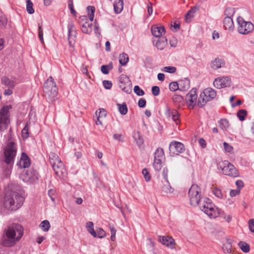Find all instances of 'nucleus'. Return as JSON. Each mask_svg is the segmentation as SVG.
Instances as JSON below:
<instances>
[{
	"label": "nucleus",
	"instance_id": "ddd939ff",
	"mask_svg": "<svg viewBox=\"0 0 254 254\" xmlns=\"http://www.w3.org/2000/svg\"><path fill=\"white\" fill-rule=\"evenodd\" d=\"M20 178L24 182L32 183L38 179V174L34 169H30L22 174Z\"/></svg>",
	"mask_w": 254,
	"mask_h": 254
},
{
	"label": "nucleus",
	"instance_id": "f3484780",
	"mask_svg": "<svg viewBox=\"0 0 254 254\" xmlns=\"http://www.w3.org/2000/svg\"><path fill=\"white\" fill-rule=\"evenodd\" d=\"M165 115L168 118H171L176 125H179L180 123V120L179 119L180 114L177 110H171L169 108H167L165 112Z\"/></svg>",
	"mask_w": 254,
	"mask_h": 254
},
{
	"label": "nucleus",
	"instance_id": "69168bd1",
	"mask_svg": "<svg viewBox=\"0 0 254 254\" xmlns=\"http://www.w3.org/2000/svg\"><path fill=\"white\" fill-rule=\"evenodd\" d=\"M236 185L237 187V189H240V190L244 187V183L241 180H237L236 182Z\"/></svg>",
	"mask_w": 254,
	"mask_h": 254
},
{
	"label": "nucleus",
	"instance_id": "6ab92c4d",
	"mask_svg": "<svg viewBox=\"0 0 254 254\" xmlns=\"http://www.w3.org/2000/svg\"><path fill=\"white\" fill-rule=\"evenodd\" d=\"M96 116L97 117V121H96V124L97 125H102V121L106 118L107 113L104 109L100 108L95 112Z\"/></svg>",
	"mask_w": 254,
	"mask_h": 254
},
{
	"label": "nucleus",
	"instance_id": "052dcab7",
	"mask_svg": "<svg viewBox=\"0 0 254 254\" xmlns=\"http://www.w3.org/2000/svg\"><path fill=\"white\" fill-rule=\"evenodd\" d=\"M39 38L40 40L42 43H44V39H43V31L41 26H39V34H38Z\"/></svg>",
	"mask_w": 254,
	"mask_h": 254
},
{
	"label": "nucleus",
	"instance_id": "13d9d810",
	"mask_svg": "<svg viewBox=\"0 0 254 254\" xmlns=\"http://www.w3.org/2000/svg\"><path fill=\"white\" fill-rule=\"evenodd\" d=\"M235 12L234 9L233 8L229 7L227 8L225 11V15L226 16H232Z\"/></svg>",
	"mask_w": 254,
	"mask_h": 254
},
{
	"label": "nucleus",
	"instance_id": "c9c22d12",
	"mask_svg": "<svg viewBox=\"0 0 254 254\" xmlns=\"http://www.w3.org/2000/svg\"><path fill=\"white\" fill-rule=\"evenodd\" d=\"M86 227L89 233L91 234V235H92L94 238L97 237V233L94 230L93 223L92 222H88L86 223Z\"/></svg>",
	"mask_w": 254,
	"mask_h": 254
},
{
	"label": "nucleus",
	"instance_id": "5701e85b",
	"mask_svg": "<svg viewBox=\"0 0 254 254\" xmlns=\"http://www.w3.org/2000/svg\"><path fill=\"white\" fill-rule=\"evenodd\" d=\"M151 32L153 35L156 37H159L165 33V28L163 26H153L151 28Z\"/></svg>",
	"mask_w": 254,
	"mask_h": 254
},
{
	"label": "nucleus",
	"instance_id": "6e6d98bb",
	"mask_svg": "<svg viewBox=\"0 0 254 254\" xmlns=\"http://www.w3.org/2000/svg\"><path fill=\"white\" fill-rule=\"evenodd\" d=\"M160 88L157 86H154L152 87V93L155 96H157L159 94Z\"/></svg>",
	"mask_w": 254,
	"mask_h": 254
},
{
	"label": "nucleus",
	"instance_id": "49530a36",
	"mask_svg": "<svg viewBox=\"0 0 254 254\" xmlns=\"http://www.w3.org/2000/svg\"><path fill=\"white\" fill-rule=\"evenodd\" d=\"M169 89L172 91H175L179 88V84L177 82H172L169 84Z\"/></svg>",
	"mask_w": 254,
	"mask_h": 254
},
{
	"label": "nucleus",
	"instance_id": "c85d7f7f",
	"mask_svg": "<svg viewBox=\"0 0 254 254\" xmlns=\"http://www.w3.org/2000/svg\"><path fill=\"white\" fill-rule=\"evenodd\" d=\"M133 137L139 146H141L143 144V139L139 131H134L133 133Z\"/></svg>",
	"mask_w": 254,
	"mask_h": 254
},
{
	"label": "nucleus",
	"instance_id": "393cba45",
	"mask_svg": "<svg viewBox=\"0 0 254 254\" xmlns=\"http://www.w3.org/2000/svg\"><path fill=\"white\" fill-rule=\"evenodd\" d=\"M162 191L165 193H172L174 192V189L171 186L168 180L165 181L164 183H162L161 186Z\"/></svg>",
	"mask_w": 254,
	"mask_h": 254
},
{
	"label": "nucleus",
	"instance_id": "9b49d317",
	"mask_svg": "<svg viewBox=\"0 0 254 254\" xmlns=\"http://www.w3.org/2000/svg\"><path fill=\"white\" fill-rule=\"evenodd\" d=\"M238 24V32L242 34H247L251 32L254 29V25L251 22H247L244 20L242 17L237 18Z\"/></svg>",
	"mask_w": 254,
	"mask_h": 254
},
{
	"label": "nucleus",
	"instance_id": "864d4df0",
	"mask_svg": "<svg viewBox=\"0 0 254 254\" xmlns=\"http://www.w3.org/2000/svg\"><path fill=\"white\" fill-rule=\"evenodd\" d=\"M223 145H224V147L225 150L227 152L231 153L233 151V147L231 145L228 144V143L224 142L223 143Z\"/></svg>",
	"mask_w": 254,
	"mask_h": 254
},
{
	"label": "nucleus",
	"instance_id": "72a5a7b5",
	"mask_svg": "<svg viewBox=\"0 0 254 254\" xmlns=\"http://www.w3.org/2000/svg\"><path fill=\"white\" fill-rule=\"evenodd\" d=\"M118 107V110L120 113L122 115H125L127 113V107L125 102H124L122 104H117Z\"/></svg>",
	"mask_w": 254,
	"mask_h": 254
},
{
	"label": "nucleus",
	"instance_id": "2eb2a0df",
	"mask_svg": "<svg viewBox=\"0 0 254 254\" xmlns=\"http://www.w3.org/2000/svg\"><path fill=\"white\" fill-rule=\"evenodd\" d=\"M120 87L127 93L131 92V83L128 76L124 74H122L120 76Z\"/></svg>",
	"mask_w": 254,
	"mask_h": 254
},
{
	"label": "nucleus",
	"instance_id": "aec40b11",
	"mask_svg": "<svg viewBox=\"0 0 254 254\" xmlns=\"http://www.w3.org/2000/svg\"><path fill=\"white\" fill-rule=\"evenodd\" d=\"M21 168H28L30 165V161L28 156L25 153L23 152L21 154V159L18 163Z\"/></svg>",
	"mask_w": 254,
	"mask_h": 254
},
{
	"label": "nucleus",
	"instance_id": "a211bd4d",
	"mask_svg": "<svg viewBox=\"0 0 254 254\" xmlns=\"http://www.w3.org/2000/svg\"><path fill=\"white\" fill-rule=\"evenodd\" d=\"M159 241L171 249L175 248V241L172 237L159 236Z\"/></svg>",
	"mask_w": 254,
	"mask_h": 254
},
{
	"label": "nucleus",
	"instance_id": "8fccbe9b",
	"mask_svg": "<svg viewBox=\"0 0 254 254\" xmlns=\"http://www.w3.org/2000/svg\"><path fill=\"white\" fill-rule=\"evenodd\" d=\"M173 102L176 104H179L183 101V98L182 96L179 95H175L172 98Z\"/></svg>",
	"mask_w": 254,
	"mask_h": 254
},
{
	"label": "nucleus",
	"instance_id": "ea45409f",
	"mask_svg": "<svg viewBox=\"0 0 254 254\" xmlns=\"http://www.w3.org/2000/svg\"><path fill=\"white\" fill-rule=\"evenodd\" d=\"M113 68L112 64L108 65H103L101 67V71L103 74H107L109 73V71Z\"/></svg>",
	"mask_w": 254,
	"mask_h": 254
},
{
	"label": "nucleus",
	"instance_id": "473e14b6",
	"mask_svg": "<svg viewBox=\"0 0 254 254\" xmlns=\"http://www.w3.org/2000/svg\"><path fill=\"white\" fill-rule=\"evenodd\" d=\"M223 65V63L221 59H216L212 62L211 67L214 69H217L221 67Z\"/></svg>",
	"mask_w": 254,
	"mask_h": 254
},
{
	"label": "nucleus",
	"instance_id": "5fc2aeb1",
	"mask_svg": "<svg viewBox=\"0 0 254 254\" xmlns=\"http://www.w3.org/2000/svg\"><path fill=\"white\" fill-rule=\"evenodd\" d=\"M97 237L100 238H103L106 236V233L102 229L99 228L97 230Z\"/></svg>",
	"mask_w": 254,
	"mask_h": 254
},
{
	"label": "nucleus",
	"instance_id": "09e8293b",
	"mask_svg": "<svg viewBox=\"0 0 254 254\" xmlns=\"http://www.w3.org/2000/svg\"><path fill=\"white\" fill-rule=\"evenodd\" d=\"M162 71L170 73H173L175 72L176 71V68L172 66H165L163 67Z\"/></svg>",
	"mask_w": 254,
	"mask_h": 254
},
{
	"label": "nucleus",
	"instance_id": "7ed1b4c3",
	"mask_svg": "<svg viewBox=\"0 0 254 254\" xmlns=\"http://www.w3.org/2000/svg\"><path fill=\"white\" fill-rule=\"evenodd\" d=\"M23 235V228L19 224H13L5 229L1 240V245L11 247L19 241Z\"/></svg>",
	"mask_w": 254,
	"mask_h": 254
},
{
	"label": "nucleus",
	"instance_id": "4d7b16f0",
	"mask_svg": "<svg viewBox=\"0 0 254 254\" xmlns=\"http://www.w3.org/2000/svg\"><path fill=\"white\" fill-rule=\"evenodd\" d=\"M103 84L104 88L107 89H110L112 86V82L109 80H104L103 81Z\"/></svg>",
	"mask_w": 254,
	"mask_h": 254
},
{
	"label": "nucleus",
	"instance_id": "e2e57ef3",
	"mask_svg": "<svg viewBox=\"0 0 254 254\" xmlns=\"http://www.w3.org/2000/svg\"><path fill=\"white\" fill-rule=\"evenodd\" d=\"M56 190L54 189H50L48 191V195L50 197L51 200L54 202L55 201V198L53 197V196L55 194Z\"/></svg>",
	"mask_w": 254,
	"mask_h": 254
},
{
	"label": "nucleus",
	"instance_id": "cd10ccee",
	"mask_svg": "<svg viewBox=\"0 0 254 254\" xmlns=\"http://www.w3.org/2000/svg\"><path fill=\"white\" fill-rule=\"evenodd\" d=\"M123 0H116L114 3V9L115 13H120L123 9Z\"/></svg>",
	"mask_w": 254,
	"mask_h": 254
},
{
	"label": "nucleus",
	"instance_id": "b1692460",
	"mask_svg": "<svg viewBox=\"0 0 254 254\" xmlns=\"http://www.w3.org/2000/svg\"><path fill=\"white\" fill-rule=\"evenodd\" d=\"M174 148L177 153H182L185 150L184 145L183 143L179 142H171L170 145V149Z\"/></svg>",
	"mask_w": 254,
	"mask_h": 254
},
{
	"label": "nucleus",
	"instance_id": "f03ea898",
	"mask_svg": "<svg viewBox=\"0 0 254 254\" xmlns=\"http://www.w3.org/2000/svg\"><path fill=\"white\" fill-rule=\"evenodd\" d=\"M22 191L21 187L16 184L8 185L5 194L4 206L10 210H15L20 207L24 201Z\"/></svg>",
	"mask_w": 254,
	"mask_h": 254
},
{
	"label": "nucleus",
	"instance_id": "6e6552de",
	"mask_svg": "<svg viewBox=\"0 0 254 254\" xmlns=\"http://www.w3.org/2000/svg\"><path fill=\"white\" fill-rule=\"evenodd\" d=\"M216 96V92L212 88H206L199 95L198 99L197 106L202 108L209 101H211Z\"/></svg>",
	"mask_w": 254,
	"mask_h": 254
},
{
	"label": "nucleus",
	"instance_id": "20e7f679",
	"mask_svg": "<svg viewBox=\"0 0 254 254\" xmlns=\"http://www.w3.org/2000/svg\"><path fill=\"white\" fill-rule=\"evenodd\" d=\"M200 209L211 218L220 216L227 222L231 221V216L227 215L224 211L216 207L209 198H205L204 200L202 205L200 206Z\"/></svg>",
	"mask_w": 254,
	"mask_h": 254
},
{
	"label": "nucleus",
	"instance_id": "c03bdc74",
	"mask_svg": "<svg viewBox=\"0 0 254 254\" xmlns=\"http://www.w3.org/2000/svg\"><path fill=\"white\" fill-rule=\"evenodd\" d=\"M22 137L23 138H27L29 137V127L28 123H27L25 127L23 128L21 131Z\"/></svg>",
	"mask_w": 254,
	"mask_h": 254
},
{
	"label": "nucleus",
	"instance_id": "de8ad7c7",
	"mask_svg": "<svg viewBox=\"0 0 254 254\" xmlns=\"http://www.w3.org/2000/svg\"><path fill=\"white\" fill-rule=\"evenodd\" d=\"M142 174L146 182L150 181L151 179V175L149 174V172L148 171L147 169L146 168H144L142 171Z\"/></svg>",
	"mask_w": 254,
	"mask_h": 254
},
{
	"label": "nucleus",
	"instance_id": "9d476101",
	"mask_svg": "<svg viewBox=\"0 0 254 254\" xmlns=\"http://www.w3.org/2000/svg\"><path fill=\"white\" fill-rule=\"evenodd\" d=\"M11 105L4 106L0 110V131L6 130L10 123L9 111Z\"/></svg>",
	"mask_w": 254,
	"mask_h": 254
},
{
	"label": "nucleus",
	"instance_id": "a878e982",
	"mask_svg": "<svg viewBox=\"0 0 254 254\" xmlns=\"http://www.w3.org/2000/svg\"><path fill=\"white\" fill-rule=\"evenodd\" d=\"M223 23L226 29L232 30L234 29L233 21L230 16H227L224 18Z\"/></svg>",
	"mask_w": 254,
	"mask_h": 254
},
{
	"label": "nucleus",
	"instance_id": "412c9836",
	"mask_svg": "<svg viewBox=\"0 0 254 254\" xmlns=\"http://www.w3.org/2000/svg\"><path fill=\"white\" fill-rule=\"evenodd\" d=\"M68 28V37L69 44H71L72 40H74L76 35V30L74 24L72 23H69L67 25Z\"/></svg>",
	"mask_w": 254,
	"mask_h": 254
},
{
	"label": "nucleus",
	"instance_id": "f257e3e1",
	"mask_svg": "<svg viewBox=\"0 0 254 254\" xmlns=\"http://www.w3.org/2000/svg\"><path fill=\"white\" fill-rule=\"evenodd\" d=\"M22 191L21 187L16 184L8 185L5 194L4 206L10 210H15L20 207L24 201Z\"/></svg>",
	"mask_w": 254,
	"mask_h": 254
},
{
	"label": "nucleus",
	"instance_id": "4468645a",
	"mask_svg": "<svg viewBox=\"0 0 254 254\" xmlns=\"http://www.w3.org/2000/svg\"><path fill=\"white\" fill-rule=\"evenodd\" d=\"M231 78L228 76L216 78L213 81V85L217 89L230 87L231 85Z\"/></svg>",
	"mask_w": 254,
	"mask_h": 254
},
{
	"label": "nucleus",
	"instance_id": "bb28decb",
	"mask_svg": "<svg viewBox=\"0 0 254 254\" xmlns=\"http://www.w3.org/2000/svg\"><path fill=\"white\" fill-rule=\"evenodd\" d=\"M179 84L181 90L186 91L190 87V80L188 78L180 80Z\"/></svg>",
	"mask_w": 254,
	"mask_h": 254
},
{
	"label": "nucleus",
	"instance_id": "338daca9",
	"mask_svg": "<svg viewBox=\"0 0 254 254\" xmlns=\"http://www.w3.org/2000/svg\"><path fill=\"white\" fill-rule=\"evenodd\" d=\"M249 229L252 232H254V219L249 221Z\"/></svg>",
	"mask_w": 254,
	"mask_h": 254
},
{
	"label": "nucleus",
	"instance_id": "7c9ffc66",
	"mask_svg": "<svg viewBox=\"0 0 254 254\" xmlns=\"http://www.w3.org/2000/svg\"><path fill=\"white\" fill-rule=\"evenodd\" d=\"M2 83L8 88H13L15 83L13 80H10L6 77H4L2 79Z\"/></svg>",
	"mask_w": 254,
	"mask_h": 254
},
{
	"label": "nucleus",
	"instance_id": "f8f14e48",
	"mask_svg": "<svg viewBox=\"0 0 254 254\" xmlns=\"http://www.w3.org/2000/svg\"><path fill=\"white\" fill-rule=\"evenodd\" d=\"M222 171L225 175L231 177H238L239 175V172L234 166L228 161H224L222 163Z\"/></svg>",
	"mask_w": 254,
	"mask_h": 254
},
{
	"label": "nucleus",
	"instance_id": "1a4fd4ad",
	"mask_svg": "<svg viewBox=\"0 0 254 254\" xmlns=\"http://www.w3.org/2000/svg\"><path fill=\"white\" fill-rule=\"evenodd\" d=\"M44 91L51 101L55 100L58 94V88L54 79L50 76L45 82Z\"/></svg>",
	"mask_w": 254,
	"mask_h": 254
},
{
	"label": "nucleus",
	"instance_id": "423d86ee",
	"mask_svg": "<svg viewBox=\"0 0 254 254\" xmlns=\"http://www.w3.org/2000/svg\"><path fill=\"white\" fill-rule=\"evenodd\" d=\"M49 160L56 175L59 177H64L66 170L59 156L55 153H51L49 155Z\"/></svg>",
	"mask_w": 254,
	"mask_h": 254
},
{
	"label": "nucleus",
	"instance_id": "c756f323",
	"mask_svg": "<svg viewBox=\"0 0 254 254\" xmlns=\"http://www.w3.org/2000/svg\"><path fill=\"white\" fill-rule=\"evenodd\" d=\"M197 9L198 8L196 6H194L193 7H191V9L188 11L185 15L186 21L187 22L189 23L190 21L191 18L193 17L194 13Z\"/></svg>",
	"mask_w": 254,
	"mask_h": 254
},
{
	"label": "nucleus",
	"instance_id": "3c124183",
	"mask_svg": "<svg viewBox=\"0 0 254 254\" xmlns=\"http://www.w3.org/2000/svg\"><path fill=\"white\" fill-rule=\"evenodd\" d=\"M134 92L138 96H143L144 92L138 86L136 85L134 87Z\"/></svg>",
	"mask_w": 254,
	"mask_h": 254
},
{
	"label": "nucleus",
	"instance_id": "39448f33",
	"mask_svg": "<svg viewBox=\"0 0 254 254\" xmlns=\"http://www.w3.org/2000/svg\"><path fill=\"white\" fill-rule=\"evenodd\" d=\"M188 195L190 204L193 206L199 205L200 207L203 203L204 200L206 198H204L201 201L200 189L198 185L195 184H193L191 186L189 190Z\"/></svg>",
	"mask_w": 254,
	"mask_h": 254
},
{
	"label": "nucleus",
	"instance_id": "774afa93",
	"mask_svg": "<svg viewBox=\"0 0 254 254\" xmlns=\"http://www.w3.org/2000/svg\"><path fill=\"white\" fill-rule=\"evenodd\" d=\"M113 138L116 140H118L122 142L123 141V137L121 134H115L113 136Z\"/></svg>",
	"mask_w": 254,
	"mask_h": 254
},
{
	"label": "nucleus",
	"instance_id": "e433bc0d",
	"mask_svg": "<svg viewBox=\"0 0 254 254\" xmlns=\"http://www.w3.org/2000/svg\"><path fill=\"white\" fill-rule=\"evenodd\" d=\"M238 246L244 253H247L249 252L250 250V246L245 242H240L239 243Z\"/></svg>",
	"mask_w": 254,
	"mask_h": 254
},
{
	"label": "nucleus",
	"instance_id": "4c0bfd02",
	"mask_svg": "<svg viewBox=\"0 0 254 254\" xmlns=\"http://www.w3.org/2000/svg\"><path fill=\"white\" fill-rule=\"evenodd\" d=\"M219 126L222 130H227L229 126L228 121L226 119H221L219 122Z\"/></svg>",
	"mask_w": 254,
	"mask_h": 254
},
{
	"label": "nucleus",
	"instance_id": "680f3d73",
	"mask_svg": "<svg viewBox=\"0 0 254 254\" xmlns=\"http://www.w3.org/2000/svg\"><path fill=\"white\" fill-rule=\"evenodd\" d=\"M146 101L143 98H141L138 102V105L140 108H144L146 105Z\"/></svg>",
	"mask_w": 254,
	"mask_h": 254
},
{
	"label": "nucleus",
	"instance_id": "a18cd8bd",
	"mask_svg": "<svg viewBox=\"0 0 254 254\" xmlns=\"http://www.w3.org/2000/svg\"><path fill=\"white\" fill-rule=\"evenodd\" d=\"M162 161L160 160H154L153 167L156 171H159L162 168Z\"/></svg>",
	"mask_w": 254,
	"mask_h": 254
},
{
	"label": "nucleus",
	"instance_id": "a19ab883",
	"mask_svg": "<svg viewBox=\"0 0 254 254\" xmlns=\"http://www.w3.org/2000/svg\"><path fill=\"white\" fill-rule=\"evenodd\" d=\"M33 3L30 0H26V10L29 14H33L34 13V9L33 8Z\"/></svg>",
	"mask_w": 254,
	"mask_h": 254
},
{
	"label": "nucleus",
	"instance_id": "0e129e2a",
	"mask_svg": "<svg viewBox=\"0 0 254 254\" xmlns=\"http://www.w3.org/2000/svg\"><path fill=\"white\" fill-rule=\"evenodd\" d=\"M240 192V189L232 190L230 192L231 196L233 197L238 195Z\"/></svg>",
	"mask_w": 254,
	"mask_h": 254
},
{
	"label": "nucleus",
	"instance_id": "2f4dec72",
	"mask_svg": "<svg viewBox=\"0 0 254 254\" xmlns=\"http://www.w3.org/2000/svg\"><path fill=\"white\" fill-rule=\"evenodd\" d=\"M164 158V151L163 149L157 148L154 153V160L162 161Z\"/></svg>",
	"mask_w": 254,
	"mask_h": 254
},
{
	"label": "nucleus",
	"instance_id": "603ef678",
	"mask_svg": "<svg viewBox=\"0 0 254 254\" xmlns=\"http://www.w3.org/2000/svg\"><path fill=\"white\" fill-rule=\"evenodd\" d=\"M213 193L218 198H222L223 194L220 190L217 188H214L212 190Z\"/></svg>",
	"mask_w": 254,
	"mask_h": 254
},
{
	"label": "nucleus",
	"instance_id": "79ce46f5",
	"mask_svg": "<svg viewBox=\"0 0 254 254\" xmlns=\"http://www.w3.org/2000/svg\"><path fill=\"white\" fill-rule=\"evenodd\" d=\"M247 115V112L246 110L244 109L240 110L237 113V117L241 121H243L245 120Z\"/></svg>",
	"mask_w": 254,
	"mask_h": 254
},
{
	"label": "nucleus",
	"instance_id": "4be33fe9",
	"mask_svg": "<svg viewBox=\"0 0 254 254\" xmlns=\"http://www.w3.org/2000/svg\"><path fill=\"white\" fill-rule=\"evenodd\" d=\"M153 45L160 50H163L167 45V40L166 38L158 39L153 41Z\"/></svg>",
	"mask_w": 254,
	"mask_h": 254
},
{
	"label": "nucleus",
	"instance_id": "0eeeda50",
	"mask_svg": "<svg viewBox=\"0 0 254 254\" xmlns=\"http://www.w3.org/2000/svg\"><path fill=\"white\" fill-rule=\"evenodd\" d=\"M17 148L13 142H8L4 149V161L8 165H12L16 156Z\"/></svg>",
	"mask_w": 254,
	"mask_h": 254
},
{
	"label": "nucleus",
	"instance_id": "dca6fc26",
	"mask_svg": "<svg viewBox=\"0 0 254 254\" xmlns=\"http://www.w3.org/2000/svg\"><path fill=\"white\" fill-rule=\"evenodd\" d=\"M197 97L196 89L192 88L186 96V104L189 108H193L196 104Z\"/></svg>",
	"mask_w": 254,
	"mask_h": 254
},
{
	"label": "nucleus",
	"instance_id": "37998d69",
	"mask_svg": "<svg viewBox=\"0 0 254 254\" xmlns=\"http://www.w3.org/2000/svg\"><path fill=\"white\" fill-rule=\"evenodd\" d=\"M50 224L48 220H45L43 221L40 224V227L43 231L45 232L48 231L50 228Z\"/></svg>",
	"mask_w": 254,
	"mask_h": 254
},
{
	"label": "nucleus",
	"instance_id": "f704fd0d",
	"mask_svg": "<svg viewBox=\"0 0 254 254\" xmlns=\"http://www.w3.org/2000/svg\"><path fill=\"white\" fill-rule=\"evenodd\" d=\"M128 61V57L127 54L123 53L119 56V63L123 65H126Z\"/></svg>",
	"mask_w": 254,
	"mask_h": 254
},
{
	"label": "nucleus",
	"instance_id": "bf43d9fd",
	"mask_svg": "<svg viewBox=\"0 0 254 254\" xmlns=\"http://www.w3.org/2000/svg\"><path fill=\"white\" fill-rule=\"evenodd\" d=\"M81 29L82 32L84 33L88 34L91 32V29L88 28L85 24H82Z\"/></svg>",
	"mask_w": 254,
	"mask_h": 254
},
{
	"label": "nucleus",
	"instance_id": "58836bf2",
	"mask_svg": "<svg viewBox=\"0 0 254 254\" xmlns=\"http://www.w3.org/2000/svg\"><path fill=\"white\" fill-rule=\"evenodd\" d=\"M232 246L231 243L228 240H226V242L224 244L222 249L225 253L229 254L231 252Z\"/></svg>",
	"mask_w": 254,
	"mask_h": 254
}]
</instances>
